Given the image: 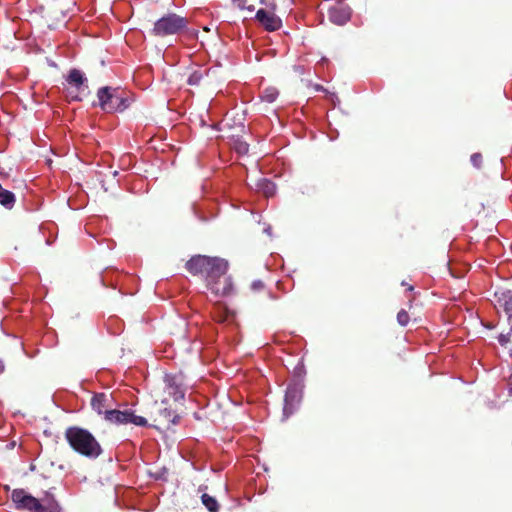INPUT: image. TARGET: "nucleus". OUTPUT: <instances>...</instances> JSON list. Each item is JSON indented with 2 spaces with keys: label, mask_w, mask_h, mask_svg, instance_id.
Returning a JSON list of instances; mask_svg holds the SVG:
<instances>
[{
  "label": "nucleus",
  "mask_w": 512,
  "mask_h": 512,
  "mask_svg": "<svg viewBox=\"0 0 512 512\" xmlns=\"http://www.w3.org/2000/svg\"><path fill=\"white\" fill-rule=\"evenodd\" d=\"M104 419L113 424H134L140 427L147 426L146 418L135 415L131 410L120 411L110 409L106 411Z\"/></svg>",
  "instance_id": "nucleus-6"
},
{
  "label": "nucleus",
  "mask_w": 512,
  "mask_h": 512,
  "mask_svg": "<svg viewBox=\"0 0 512 512\" xmlns=\"http://www.w3.org/2000/svg\"><path fill=\"white\" fill-rule=\"evenodd\" d=\"M509 384L512 385V375L509 378Z\"/></svg>",
  "instance_id": "nucleus-32"
},
{
  "label": "nucleus",
  "mask_w": 512,
  "mask_h": 512,
  "mask_svg": "<svg viewBox=\"0 0 512 512\" xmlns=\"http://www.w3.org/2000/svg\"><path fill=\"white\" fill-rule=\"evenodd\" d=\"M233 3L241 10L248 9L252 11L254 9L253 6H246V0H233Z\"/></svg>",
  "instance_id": "nucleus-26"
},
{
  "label": "nucleus",
  "mask_w": 512,
  "mask_h": 512,
  "mask_svg": "<svg viewBox=\"0 0 512 512\" xmlns=\"http://www.w3.org/2000/svg\"><path fill=\"white\" fill-rule=\"evenodd\" d=\"M264 289H265V285L260 280H256V281L252 282V284H251V290H253L254 292L263 291Z\"/></svg>",
  "instance_id": "nucleus-25"
},
{
  "label": "nucleus",
  "mask_w": 512,
  "mask_h": 512,
  "mask_svg": "<svg viewBox=\"0 0 512 512\" xmlns=\"http://www.w3.org/2000/svg\"><path fill=\"white\" fill-rule=\"evenodd\" d=\"M315 89H316L317 91H322V90H324V89H323V87H322V86H320V85H316V86H315Z\"/></svg>",
  "instance_id": "nucleus-29"
},
{
  "label": "nucleus",
  "mask_w": 512,
  "mask_h": 512,
  "mask_svg": "<svg viewBox=\"0 0 512 512\" xmlns=\"http://www.w3.org/2000/svg\"><path fill=\"white\" fill-rule=\"evenodd\" d=\"M329 20L336 25H344L350 20L351 8L344 2H336L328 8Z\"/></svg>",
  "instance_id": "nucleus-10"
},
{
  "label": "nucleus",
  "mask_w": 512,
  "mask_h": 512,
  "mask_svg": "<svg viewBox=\"0 0 512 512\" xmlns=\"http://www.w3.org/2000/svg\"><path fill=\"white\" fill-rule=\"evenodd\" d=\"M6 370V365H5V362L0 359V374H3Z\"/></svg>",
  "instance_id": "nucleus-28"
},
{
  "label": "nucleus",
  "mask_w": 512,
  "mask_h": 512,
  "mask_svg": "<svg viewBox=\"0 0 512 512\" xmlns=\"http://www.w3.org/2000/svg\"><path fill=\"white\" fill-rule=\"evenodd\" d=\"M409 320H410V317H409V314L406 310L404 309H401L398 313H397V322L401 325V326H406L408 323H409Z\"/></svg>",
  "instance_id": "nucleus-22"
},
{
  "label": "nucleus",
  "mask_w": 512,
  "mask_h": 512,
  "mask_svg": "<svg viewBox=\"0 0 512 512\" xmlns=\"http://www.w3.org/2000/svg\"><path fill=\"white\" fill-rule=\"evenodd\" d=\"M232 147L239 155H246L249 151V144L240 138L233 140Z\"/></svg>",
  "instance_id": "nucleus-19"
},
{
  "label": "nucleus",
  "mask_w": 512,
  "mask_h": 512,
  "mask_svg": "<svg viewBox=\"0 0 512 512\" xmlns=\"http://www.w3.org/2000/svg\"><path fill=\"white\" fill-rule=\"evenodd\" d=\"M232 314L233 313L225 305L221 303L215 306L213 312L214 319L220 323L227 321L228 318L232 316Z\"/></svg>",
  "instance_id": "nucleus-16"
},
{
  "label": "nucleus",
  "mask_w": 512,
  "mask_h": 512,
  "mask_svg": "<svg viewBox=\"0 0 512 512\" xmlns=\"http://www.w3.org/2000/svg\"><path fill=\"white\" fill-rule=\"evenodd\" d=\"M472 164L476 167V168H480L481 167V164H482V155L480 153H474L471 155V158H470Z\"/></svg>",
  "instance_id": "nucleus-24"
},
{
  "label": "nucleus",
  "mask_w": 512,
  "mask_h": 512,
  "mask_svg": "<svg viewBox=\"0 0 512 512\" xmlns=\"http://www.w3.org/2000/svg\"><path fill=\"white\" fill-rule=\"evenodd\" d=\"M180 416L171 408L163 407L157 410V414L153 417L154 427L170 429L172 425L179 423Z\"/></svg>",
  "instance_id": "nucleus-11"
},
{
  "label": "nucleus",
  "mask_w": 512,
  "mask_h": 512,
  "mask_svg": "<svg viewBox=\"0 0 512 512\" xmlns=\"http://www.w3.org/2000/svg\"><path fill=\"white\" fill-rule=\"evenodd\" d=\"M131 102L132 98L129 93L119 88L115 112H123L130 106Z\"/></svg>",
  "instance_id": "nucleus-15"
},
{
  "label": "nucleus",
  "mask_w": 512,
  "mask_h": 512,
  "mask_svg": "<svg viewBox=\"0 0 512 512\" xmlns=\"http://www.w3.org/2000/svg\"><path fill=\"white\" fill-rule=\"evenodd\" d=\"M173 395L175 399L184 398V393L179 389L178 386H175V391L173 392Z\"/></svg>",
  "instance_id": "nucleus-27"
},
{
  "label": "nucleus",
  "mask_w": 512,
  "mask_h": 512,
  "mask_svg": "<svg viewBox=\"0 0 512 512\" xmlns=\"http://www.w3.org/2000/svg\"><path fill=\"white\" fill-rule=\"evenodd\" d=\"M277 96L278 91L275 88H266L263 91L261 98L266 102L272 103L276 100Z\"/></svg>",
  "instance_id": "nucleus-20"
},
{
  "label": "nucleus",
  "mask_w": 512,
  "mask_h": 512,
  "mask_svg": "<svg viewBox=\"0 0 512 512\" xmlns=\"http://www.w3.org/2000/svg\"><path fill=\"white\" fill-rule=\"evenodd\" d=\"M256 20L268 31H276L281 27V19L273 12L259 9L256 12Z\"/></svg>",
  "instance_id": "nucleus-12"
},
{
  "label": "nucleus",
  "mask_w": 512,
  "mask_h": 512,
  "mask_svg": "<svg viewBox=\"0 0 512 512\" xmlns=\"http://www.w3.org/2000/svg\"><path fill=\"white\" fill-rule=\"evenodd\" d=\"M207 287L217 296H228L233 291V282L226 272L225 274L210 279Z\"/></svg>",
  "instance_id": "nucleus-8"
},
{
  "label": "nucleus",
  "mask_w": 512,
  "mask_h": 512,
  "mask_svg": "<svg viewBox=\"0 0 512 512\" xmlns=\"http://www.w3.org/2000/svg\"><path fill=\"white\" fill-rule=\"evenodd\" d=\"M11 499L18 510H27L29 512H60L58 502L53 498H46L41 502L24 489H14L11 493Z\"/></svg>",
  "instance_id": "nucleus-3"
},
{
  "label": "nucleus",
  "mask_w": 512,
  "mask_h": 512,
  "mask_svg": "<svg viewBox=\"0 0 512 512\" xmlns=\"http://www.w3.org/2000/svg\"><path fill=\"white\" fill-rule=\"evenodd\" d=\"M185 268L192 275L204 276L208 284L210 279L227 272L228 262L219 257L195 255L186 262Z\"/></svg>",
  "instance_id": "nucleus-2"
},
{
  "label": "nucleus",
  "mask_w": 512,
  "mask_h": 512,
  "mask_svg": "<svg viewBox=\"0 0 512 512\" xmlns=\"http://www.w3.org/2000/svg\"><path fill=\"white\" fill-rule=\"evenodd\" d=\"M512 337V326L510 328V331L507 334H500L498 337V341L502 346L507 345Z\"/></svg>",
  "instance_id": "nucleus-23"
},
{
  "label": "nucleus",
  "mask_w": 512,
  "mask_h": 512,
  "mask_svg": "<svg viewBox=\"0 0 512 512\" xmlns=\"http://www.w3.org/2000/svg\"><path fill=\"white\" fill-rule=\"evenodd\" d=\"M401 285H402V286H408V284H407L405 281H403V282L401 283Z\"/></svg>",
  "instance_id": "nucleus-31"
},
{
  "label": "nucleus",
  "mask_w": 512,
  "mask_h": 512,
  "mask_svg": "<svg viewBox=\"0 0 512 512\" xmlns=\"http://www.w3.org/2000/svg\"><path fill=\"white\" fill-rule=\"evenodd\" d=\"M203 78V74L201 71L197 70V71H194L190 74V76L188 77V84L189 85H198L200 84L201 80Z\"/></svg>",
  "instance_id": "nucleus-21"
},
{
  "label": "nucleus",
  "mask_w": 512,
  "mask_h": 512,
  "mask_svg": "<svg viewBox=\"0 0 512 512\" xmlns=\"http://www.w3.org/2000/svg\"><path fill=\"white\" fill-rule=\"evenodd\" d=\"M407 289H408L409 291H412L414 288H413V286H412V285H408V286H407Z\"/></svg>",
  "instance_id": "nucleus-30"
},
{
  "label": "nucleus",
  "mask_w": 512,
  "mask_h": 512,
  "mask_svg": "<svg viewBox=\"0 0 512 512\" xmlns=\"http://www.w3.org/2000/svg\"><path fill=\"white\" fill-rule=\"evenodd\" d=\"M201 500L203 505L208 509L209 512H218L219 511V504L217 500L210 496L209 494L204 493L201 496Z\"/></svg>",
  "instance_id": "nucleus-18"
},
{
  "label": "nucleus",
  "mask_w": 512,
  "mask_h": 512,
  "mask_svg": "<svg viewBox=\"0 0 512 512\" xmlns=\"http://www.w3.org/2000/svg\"><path fill=\"white\" fill-rule=\"evenodd\" d=\"M64 435L70 447L84 457L96 459L103 453L100 443L87 429L71 426Z\"/></svg>",
  "instance_id": "nucleus-1"
},
{
  "label": "nucleus",
  "mask_w": 512,
  "mask_h": 512,
  "mask_svg": "<svg viewBox=\"0 0 512 512\" xmlns=\"http://www.w3.org/2000/svg\"><path fill=\"white\" fill-rule=\"evenodd\" d=\"M187 25L188 19L186 17L176 13H168L155 22L151 33L159 37L174 35L186 29Z\"/></svg>",
  "instance_id": "nucleus-4"
},
{
  "label": "nucleus",
  "mask_w": 512,
  "mask_h": 512,
  "mask_svg": "<svg viewBox=\"0 0 512 512\" xmlns=\"http://www.w3.org/2000/svg\"><path fill=\"white\" fill-rule=\"evenodd\" d=\"M495 298L498 306L505 311L508 322L512 326V290L497 291Z\"/></svg>",
  "instance_id": "nucleus-13"
},
{
  "label": "nucleus",
  "mask_w": 512,
  "mask_h": 512,
  "mask_svg": "<svg viewBox=\"0 0 512 512\" xmlns=\"http://www.w3.org/2000/svg\"><path fill=\"white\" fill-rule=\"evenodd\" d=\"M302 399V389L297 385H289L284 398L283 413L286 417L291 415L298 407Z\"/></svg>",
  "instance_id": "nucleus-9"
},
{
  "label": "nucleus",
  "mask_w": 512,
  "mask_h": 512,
  "mask_svg": "<svg viewBox=\"0 0 512 512\" xmlns=\"http://www.w3.org/2000/svg\"><path fill=\"white\" fill-rule=\"evenodd\" d=\"M111 397L105 393H96L91 399V406L94 411H96L99 415H104L106 411H109L108 407L110 406Z\"/></svg>",
  "instance_id": "nucleus-14"
},
{
  "label": "nucleus",
  "mask_w": 512,
  "mask_h": 512,
  "mask_svg": "<svg viewBox=\"0 0 512 512\" xmlns=\"http://www.w3.org/2000/svg\"><path fill=\"white\" fill-rule=\"evenodd\" d=\"M66 82L69 85L67 95L72 100L81 101V95L88 92L87 79L84 74L78 69H71L66 77Z\"/></svg>",
  "instance_id": "nucleus-5"
},
{
  "label": "nucleus",
  "mask_w": 512,
  "mask_h": 512,
  "mask_svg": "<svg viewBox=\"0 0 512 512\" xmlns=\"http://www.w3.org/2000/svg\"><path fill=\"white\" fill-rule=\"evenodd\" d=\"M119 88L109 86L101 87L97 91V98L100 108L107 113H114L117 104Z\"/></svg>",
  "instance_id": "nucleus-7"
},
{
  "label": "nucleus",
  "mask_w": 512,
  "mask_h": 512,
  "mask_svg": "<svg viewBox=\"0 0 512 512\" xmlns=\"http://www.w3.org/2000/svg\"><path fill=\"white\" fill-rule=\"evenodd\" d=\"M257 188L261 190L266 196H272L275 193V185L268 179H260L257 182Z\"/></svg>",
  "instance_id": "nucleus-17"
}]
</instances>
